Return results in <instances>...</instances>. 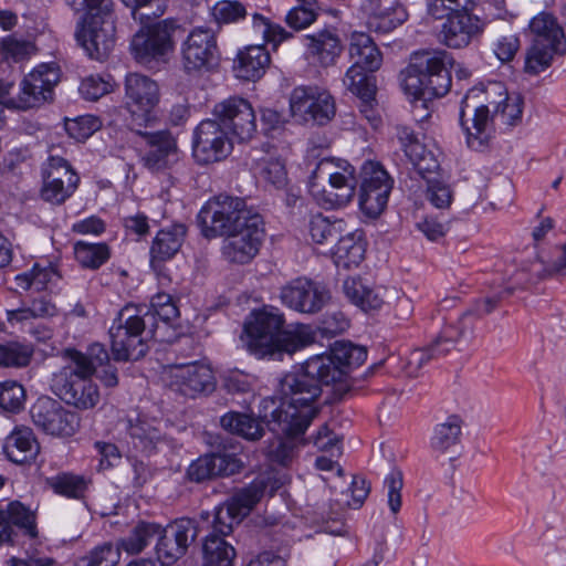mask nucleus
Masks as SVG:
<instances>
[{"mask_svg": "<svg viewBox=\"0 0 566 566\" xmlns=\"http://www.w3.org/2000/svg\"><path fill=\"white\" fill-rule=\"evenodd\" d=\"M367 359V349L350 342H336L328 352L306 359L301 371L280 381L281 403L272 411L279 430L287 434L306 431L319 408L323 385L342 384Z\"/></svg>", "mask_w": 566, "mask_h": 566, "instance_id": "f257e3e1", "label": "nucleus"}, {"mask_svg": "<svg viewBox=\"0 0 566 566\" xmlns=\"http://www.w3.org/2000/svg\"><path fill=\"white\" fill-rule=\"evenodd\" d=\"M245 346L259 359L282 361L285 356L313 344L316 333L310 325L297 324L284 328V317L274 307L251 313L243 327Z\"/></svg>", "mask_w": 566, "mask_h": 566, "instance_id": "f03ea898", "label": "nucleus"}, {"mask_svg": "<svg viewBox=\"0 0 566 566\" xmlns=\"http://www.w3.org/2000/svg\"><path fill=\"white\" fill-rule=\"evenodd\" d=\"M268 490L271 494L275 490L271 479L259 475L230 500L216 506L212 532L203 543L205 566H233L235 549L224 539V536L232 532L234 524H239L250 513Z\"/></svg>", "mask_w": 566, "mask_h": 566, "instance_id": "7ed1b4c3", "label": "nucleus"}, {"mask_svg": "<svg viewBox=\"0 0 566 566\" xmlns=\"http://www.w3.org/2000/svg\"><path fill=\"white\" fill-rule=\"evenodd\" d=\"M64 356L70 364L54 374L52 388L67 405L86 410L94 408L99 401V391L92 377L96 364L107 359V350L99 343L92 344L85 353L67 348Z\"/></svg>", "mask_w": 566, "mask_h": 566, "instance_id": "20e7f679", "label": "nucleus"}, {"mask_svg": "<svg viewBox=\"0 0 566 566\" xmlns=\"http://www.w3.org/2000/svg\"><path fill=\"white\" fill-rule=\"evenodd\" d=\"M451 57L447 51H420L411 55L402 87L412 97V112L421 111L417 120L430 116L428 103L444 96L451 87Z\"/></svg>", "mask_w": 566, "mask_h": 566, "instance_id": "39448f33", "label": "nucleus"}, {"mask_svg": "<svg viewBox=\"0 0 566 566\" xmlns=\"http://www.w3.org/2000/svg\"><path fill=\"white\" fill-rule=\"evenodd\" d=\"M76 12L85 11L78 22L75 36L87 55L96 61L105 60L115 46V17L112 0H66Z\"/></svg>", "mask_w": 566, "mask_h": 566, "instance_id": "423d86ee", "label": "nucleus"}, {"mask_svg": "<svg viewBox=\"0 0 566 566\" xmlns=\"http://www.w3.org/2000/svg\"><path fill=\"white\" fill-rule=\"evenodd\" d=\"M111 349L115 360L128 361L144 357L147 340L154 337V324L148 325L143 308L128 304L120 308L108 329Z\"/></svg>", "mask_w": 566, "mask_h": 566, "instance_id": "0eeeda50", "label": "nucleus"}, {"mask_svg": "<svg viewBox=\"0 0 566 566\" xmlns=\"http://www.w3.org/2000/svg\"><path fill=\"white\" fill-rule=\"evenodd\" d=\"M260 213L247 207L245 200L229 195H218L209 199L200 209L197 221L205 238L224 237L244 228Z\"/></svg>", "mask_w": 566, "mask_h": 566, "instance_id": "6e6552de", "label": "nucleus"}, {"mask_svg": "<svg viewBox=\"0 0 566 566\" xmlns=\"http://www.w3.org/2000/svg\"><path fill=\"white\" fill-rule=\"evenodd\" d=\"M145 20L130 41V53L142 65L166 62L175 50L174 35L178 24L174 19H164L148 23Z\"/></svg>", "mask_w": 566, "mask_h": 566, "instance_id": "1a4fd4ad", "label": "nucleus"}, {"mask_svg": "<svg viewBox=\"0 0 566 566\" xmlns=\"http://www.w3.org/2000/svg\"><path fill=\"white\" fill-rule=\"evenodd\" d=\"M490 101H499V96L488 97L484 90L472 88L468 92L460 106V124L465 133L467 145L476 151L483 150L490 143L493 133V118Z\"/></svg>", "mask_w": 566, "mask_h": 566, "instance_id": "9d476101", "label": "nucleus"}, {"mask_svg": "<svg viewBox=\"0 0 566 566\" xmlns=\"http://www.w3.org/2000/svg\"><path fill=\"white\" fill-rule=\"evenodd\" d=\"M160 102V88L151 77L142 73H128L124 81V108L128 113V125L150 127L158 116L156 108Z\"/></svg>", "mask_w": 566, "mask_h": 566, "instance_id": "9b49d317", "label": "nucleus"}, {"mask_svg": "<svg viewBox=\"0 0 566 566\" xmlns=\"http://www.w3.org/2000/svg\"><path fill=\"white\" fill-rule=\"evenodd\" d=\"M130 130L138 137L135 142V150L139 163L148 171L166 172L179 160L178 143L170 130L150 132L147 127H134Z\"/></svg>", "mask_w": 566, "mask_h": 566, "instance_id": "f8f14e48", "label": "nucleus"}, {"mask_svg": "<svg viewBox=\"0 0 566 566\" xmlns=\"http://www.w3.org/2000/svg\"><path fill=\"white\" fill-rule=\"evenodd\" d=\"M328 179L329 189H323L324 202L329 208L346 206L354 197L358 179L356 169L347 161L323 158L310 175L308 185L312 191L318 187L319 179Z\"/></svg>", "mask_w": 566, "mask_h": 566, "instance_id": "ddd939ff", "label": "nucleus"}, {"mask_svg": "<svg viewBox=\"0 0 566 566\" xmlns=\"http://www.w3.org/2000/svg\"><path fill=\"white\" fill-rule=\"evenodd\" d=\"M59 82V65L41 63L23 77L17 98L9 99L6 105L22 111L39 107L53 98V88Z\"/></svg>", "mask_w": 566, "mask_h": 566, "instance_id": "4468645a", "label": "nucleus"}, {"mask_svg": "<svg viewBox=\"0 0 566 566\" xmlns=\"http://www.w3.org/2000/svg\"><path fill=\"white\" fill-rule=\"evenodd\" d=\"M394 180L384 167L367 160L361 166L359 208L368 218L379 217L387 207Z\"/></svg>", "mask_w": 566, "mask_h": 566, "instance_id": "2eb2a0df", "label": "nucleus"}, {"mask_svg": "<svg viewBox=\"0 0 566 566\" xmlns=\"http://www.w3.org/2000/svg\"><path fill=\"white\" fill-rule=\"evenodd\" d=\"M264 235L263 218L250 219L244 228L224 235L220 249L222 259L230 264H249L259 254Z\"/></svg>", "mask_w": 566, "mask_h": 566, "instance_id": "dca6fc26", "label": "nucleus"}, {"mask_svg": "<svg viewBox=\"0 0 566 566\" xmlns=\"http://www.w3.org/2000/svg\"><path fill=\"white\" fill-rule=\"evenodd\" d=\"M290 109L297 122L310 120L319 125L329 122L335 115L333 96L317 86H297L290 96Z\"/></svg>", "mask_w": 566, "mask_h": 566, "instance_id": "f3484780", "label": "nucleus"}, {"mask_svg": "<svg viewBox=\"0 0 566 566\" xmlns=\"http://www.w3.org/2000/svg\"><path fill=\"white\" fill-rule=\"evenodd\" d=\"M233 138L214 117L202 120L193 132L192 150L200 164H210L226 158L232 150Z\"/></svg>", "mask_w": 566, "mask_h": 566, "instance_id": "a211bd4d", "label": "nucleus"}, {"mask_svg": "<svg viewBox=\"0 0 566 566\" xmlns=\"http://www.w3.org/2000/svg\"><path fill=\"white\" fill-rule=\"evenodd\" d=\"M212 114L239 143L250 140L256 132L253 107L242 97L231 96L217 103Z\"/></svg>", "mask_w": 566, "mask_h": 566, "instance_id": "6ab92c4d", "label": "nucleus"}, {"mask_svg": "<svg viewBox=\"0 0 566 566\" xmlns=\"http://www.w3.org/2000/svg\"><path fill=\"white\" fill-rule=\"evenodd\" d=\"M181 57L186 72L210 71L218 64L219 50L212 30L195 28L181 44Z\"/></svg>", "mask_w": 566, "mask_h": 566, "instance_id": "aec40b11", "label": "nucleus"}, {"mask_svg": "<svg viewBox=\"0 0 566 566\" xmlns=\"http://www.w3.org/2000/svg\"><path fill=\"white\" fill-rule=\"evenodd\" d=\"M280 297L282 303L293 311L315 314L329 300V292L318 282L297 277L281 289Z\"/></svg>", "mask_w": 566, "mask_h": 566, "instance_id": "412c9836", "label": "nucleus"}, {"mask_svg": "<svg viewBox=\"0 0 566 566\" xmlns=\"http://www.w3.org/2000/svg\"><path fill=\"white\" fill-rule=\"evenodd\" d=\"M33 423L52 436H72L78 427L76 413L66 410L59 401L39 398L30 410Z\"/></svg>", "mask_w": 566, "mask_h": 566, "instance_id": "4be33fe9", "label": "nucleus"}, {"mask_svg": "<svg viewBox=\"0 0 566 566\" xmlns=\"http://www.w3.org/2000/svg\"><path fill=\"white\" fill-rule=\"evenodd\" d=\"M169 387L188 398L211 394L216 379L209 365L199 361L176 365L170 369Z\"/></svg>", "mask_w": 566, "mask_h": 566, "instance_id": "5701e85b", "label": "nucleus"}, {"mask_svg": "<svg viewBox=\"0 0 566 566\" xmlns=\"http://www.w3.org/2000/svg\"><path fill=\"white\" fill-rule=\"evenodd\" d=\"M21 534L38 536L35 513L20 501H11L6 507L0 504V545L18 544Z\"/></svg>", "mask_w": 566, "mask_h": 566, "instance_id": "b1692460", "label": "nucleus"}, {"mask_svg": "<svg viewBox=\"0 0 566 566\" xmlns=\"http://www.w3.org/2000/svg\"><path fill=\"white\" fill-rule=\"evenodd\" d=\"M473 11L461 9L448 17L439 32L441 43L451 49H462L480 38L484 32L485 22L473 14Z\"/></svg>", "mask_w": 566, "mask_h": 566, "instance_id": "393cba45", "label": "nucleus"}, {"mask_svg": "<svg viewBox=\"0 0 566 566\" xmlns=\"http://www.w3.org/2000/svg\"><path fill=\"white\" fill-rule=\"evenodd\" d=\"M242 468L241 460L233 452H212L193 460L187 469V478L200 483L216 476H230Z\"/></svg>", "mask_w": 566, "mask_h": 566, "instance_id": "a878e982", "label": "nucleus"}, {"mask_svg": "<svg viewBox=\"0 0 566 566\" xmlns=\"http://www.w3.org/2000/svg\"><path fill=\"white\" fill-rule=\"evenodd\" d=\"M361 10L370 30L388 33L401 25L408 13L398 0H364Z\"/></svg>", "mask_w": 566, "mask_h": 566, "instance_id": "bb28decb", "label": "nucleus"}, {"mask_svg": "<svg viewBox=\"0 0 566 566\" xmlns=\"http://www.w3.org/2000/svg\"><path fill=\"white\" fill-rule=\"evenodd\" d=\"M163 422L156 418L138 415L127 420V434L133 448L145 454H151L166 441Z\"/></svg>", "mask_w": 566, "mask_h": 566, "instance_id": "cd10ccee", "label": "nucleus"}, {"mask_svg": "<svg viewBox=\"0 0 566 566\" xmlns=\"http://www.w3.org/2000/svg\"><path fill=\"white\" fill-rule=\"evenodd\" d=\"M306 54L322 66L335 64L343 45L338 33L333 28H325L304 36Z\"/></svg>", "mask_w": 566, "mask_h": 566, "instance_id": "c85d7f7f", "label": "nucleus"}, {"mask_svg": "<svg viewBox=\"0 0 566 566\" xmlns=\"http://www.w3.org/2000/svg\"><path fill=\"white\" fill-rule=\"evenodd\" d=\"M488 97L499 96V101H490L493 105V123H500L506 127L516 126L522 120L523 101L518 95L510 96L504 84L501 82L489 83L486 86Z\"/></svg>", "mask_w": 566, "mask_h": 566, "instance_id": "c756f323", "label": "nucleus"}, {"mask_svg": "<svg viewBox=\"0 0 566 566\" xmlns=\"http://www.w3.org/2000/svg\"><path fill=\"white\" fill-rule=\"evenodd\" d=\"M3 451L11 462L23 464L36 458L40 446L31 428L18 426L6 438Z\"/></svg>", "mask_w": 566, "mask_h": 566, "instance_id": "7c9ffc66", "label": "nucleus"}, {"mask_svg": "<svg viewBox=\"0 0 566 566\" xmlns=\"http://www.w3.org/2000/svg\"><path fill=\"white\" fill-rule=\"evenodd\" d=\"M352 66L376 72L382 64V54L370 35L354 31L349 39Z\"/></svg>", "mask_w": 566, "mask_h": 566, "instance_id": "2f4dec72", "label": "nucleus"}, {"mask_svg": "<svg viewBox=\"0 0 566 566\" xmlns=\"http://www.w3.org/2000/svg\"><path fill=\"white\" fill-rule=\"evenodd\" d=\"M270 63V54L263 45H249L240 51L234 62L237 77L245 81L260 78Z\"/></svg>", "mask_w": 566, "mask_h": 566, "instance_id": "473e14b6", "label": "nucleus"}, {"mask_svg": "<svg viewBox=\"0 0 566 566\" xmlns=\"http://www.w3.org/2000/svg\"><path fill=\"white\" fill-rule=\"evenodd\" d=\"M59 308L49 295L33 297L29 305L15 310H7L6 316L10 325L25 324L32 319H48L57 316Z\"/></svg>", "mask_w": 566, "mask_h": 566, "instance_id": "72a5a7b5", "label": "nucleus"}, {"mask_svg": "<svg viewBox=\"0 0 566 566\" xmlns=\"http://www.w3.org/2000/svg\"><path fill=\"white\" fill-rule=\"evenodd\" d=\"M60 280V272L51 263L44 265L35 263L30 270L14 276L17 287L22 291L33 290L35 292L46 291L55 286Z\"/></svg>", "mask_w": 566, "mask_h": 566, "instance_id": "f704fd0d", "label": "nucleus"}, {"mask_svg": "<svg viewBox=\"0 0 566 566\" xmlns=\"http://www.w3.org/2000/svg\"><path fill=\"white\" fill-rule=\"evenodd\" d=\"M186 232V227L180 223L159 230L150 247L151 259L159 261L171 259L181 248Z\"/></svg>", "mask_w": 566, "mask_h": 566, "instance_id": "c9c22d12", "label": "nucleus"}, {"mask_svg": "<svg viewBox=\"0 0 566 566\" xmlns=\"http://www.w3.org/2000/svg\"><path fill=\"white\" fill-rule=\"evenodd\" d=\"M345 296L364 312L379 310L384 304L382 296L363 282L360 277H347L343 283Z\"/></svg>", "mask_w": 566, "mask_h": 566, "instance_id": "e433bc0d", "label": "nucleus"}, {"mask_svg": "<svg viewBox=\"0 0 566 566\" xmlns=\"http://www.w3.org/2000/svg\"><path fill=\"white\" fill-rule=\"evenodd\" d=\"M221 427L230 433L240 436L250 441H256L264 434L261 422L251 415L229 411L220 419Z\"/></svg>", "mask_w": 566, "mask_h": 566, "instance_id": "4c0bfd02", "label": "nucleus"}, {"mask_svg": "<svg viewBox=\"0 0 566 566\" xmlns=\"http://www.w3.org/2000/svg\"><path fill=\"white\" fill-rule=\"evenodd\" d=\"M530 29L534 35L533 43L553 44L565 49L566 41L564 31L556 19L546 12H541L530 22Z\"/></svg>", "mask_w": 566, "mask_h": 566, "instance_id": "58836bf2", "label": "nucleus"}, {"mask_svg": "<svg viewBox=\"0 0 566 566\" xmlns=\"http://www.w3.org/2000/svg\"><path fill=\"white\" fill-rule=\"evenodd\" d=\"M473 312H464L458 321V325L446 326L437 338L433 340L434 346L439 348L440 355H446L455 345L462 340L468 339L473 334Z\"/></svg>", "mask_w": 566, "mask_h": 566, "instance_id": "ea45409f", "label": "nucleus"}, {"mask_svg": "<svg viewBox=\"0 0 566 566\" xmlns=\"http://www.w3.org/2000/svg\"><path fill=\"white\" fill-rule=\"evenodd\" d=\"M365 243L360 234L348 233L342 237L335 245L333 258L338 269L357 266L364 259Z\"/></svg>", "mask_w": 566, "mask_h": 566, "instance_id": "a19ab883", "label": "nucleus"}, {"mask_svg": "<svg viewBox=\"0 0 566 566\" xmlns=\"http://www.w3.org/2000/svg\"><path fill=\"white\" fill-rule=\"evenodd\" d=\"M160 532V524L142 521L134 526L127 536L120 538L117 543L120 551L129 555H137L142 553Z\"/></svg>", "mask_w": 566, "mask_h": 566, "instance_id": "79ce46f5", "label": "nucleus"}, {"mask_svg": "<svg viewBox=\"0 0 566 566\" xmlns=\"http://www.w3.org/2000/svg\"><path fill=\"white\" fill-rule=\"evenodd\" d=\"M46 483L55 494L74 500L83 499L88 486L83 475L71 472H60L49 478Z\"/></svg>", "mask_w": 566, "mask_h": 566, "instance_id": "37998d69", "label": "nucleus"}, {"mask_svg": "<svg viewBox=\"0 0 566 566\" xmlns=\"http://www.w3.org/2000/svg\"><path fill=\"white\" fill-rule=\"evenodd\" d=\"M461 419L450 416L446 422L436 426L431 438V448L438 453H446L457 446L461 436Z\"/></svg>", "mask_w": 566, "mask_h": 566, "instance_id": "c03bdc74", "label": "nucleus"}, {"mask_svg": "<svg viewBox=\"0 0 566 566\" xmlns=\"http://www.w3.org/2000/svg\"><path fill=\"white\" fill-rule=\"evenodd\" d=\"M564 52L565 49L562 46L532 42V46L525 57L524 71L527 74L537 75L552 64L555 54H563Z\"/></svg>", "mask_w": 566, "mask_h": 566, "instance_id": "a18cd8bd", "label": "nucleus"}, {"mask_svg": "<svg viewBox=\"0 0 566 566\" xmlns=\"http://www.w3.org/2000/svg\"><path fill=\"white\" fill-rule=\"evenodd\" d=\"M74 255L83 268L96 270L108 261L111 252L106 243L77 241L74 244Z\"/></svg>", "mask_w": 566, "mask_h": 566, "instance_id": "49530a36", "label": "nucleus"}, {"mask_svg": "<svg viewBox=\"0 0 566 566\" xmlns=\"http://www.w3.org/2000/svg\"><path fill=\"white\" fill-rule=\"evenodd\" d=\"M269 424L271 426V430L281 432V433L285 434L289 439H285V440L277 439L275 442H273L268 449V458L273 463H276L282 467H287L293 462V460L295 459V457L297 454V446L291 438L302 436V433L287 434L283 431L279 430V427L274 422V419L272 416H271V420L269 421ZM304 433H305V431L303 432V434Z\"/></svg>", "mask_w": 566, "mask_h": 566, "instance_id": "de8ad7c7", "label": "nucleus"}, {"mask_svg": "<svg viewBox=\"0 0 566 566\" xmlns=\"http://www.w3.org/2000/svg\"><path fill=\"white\" fill-rule=\"evenodd\" d=\"M369 73L371 72L350 66L345 74L344 85L358 98L373 97L376 94V85Z\"/></svg>", "mask_w": 566, "mask_h": 566, "instance_id": "09e8293b", "label": "nucleus"}, {"mask_svg": "<svg viewBox=\"0 0 566 566\" xmlns=\"http://www.w3.org/2000/svg\"><path fill=\"white\" fill-rule=\"evenodd\" d=\"M142 308L148 325L154 324L153 321L155 316L168 323L179 315L178 307L172 296L167 293H157L154 295L150 301V310Z\"/></svg>", "mask_w": 566, "mask_h": 566, "instance_id": "8fccbe9b", "label": "nucleus"}, {"mask_svg": "<svg viewBox=\"0 0 566 566\" xmlns=\"http://www.w3.org/2000/svg\"><path fill=\"white\" fill-rule=\"evenodd\" d=\"M33 355V349L27 344L8 342L0 344V366L25 367Z\"/></svg>", "mask_w": 566, "mask_h": 566, "instance_id": "3c124183", "label": "nucleus"}, {"mask_svg": "<svg viewBox=\"0 0 566 566\" xmlns=\"http://www.w3.org/2000/svg\"><path fill=\"white\" fill-rule=\"evenodd\" d=\"M156 555L157 562L164 565H171L180 557H182L187 551L175 541L170 533L166 532V527L161 526V532L156 536Z\"/></svg>", "mask_w": 566, "mask_h": 566, "instance_id": "603ef678", "label": "nucleus"}, {"mask_svg": "<svg viewBox=\"0 0 566 566\" xmlns=\"http://www.w3.org/2000/svg\"><path fill=\"white\" fill-rule=\"evenodd\" d=\"M122 2L130 9L133 19L139 23L161 17L167 9V0H122Z\"/></svg>", "mask_w": 566, "mask_h": 566, "instance_id": "864d4df0", "label": "nucleus"}, {"mask_svg": "<svg viewBox=\"0 0 566 566\" xmlns=\"http://www.w3.org/2000/svg\"><path fill=\"white\" fill-rule=\"evenodd\" d=\"M25 390L15 380L0 382V408L6 412H19L24 405Z\"/></svg>", "mask_w": 566, "mask_h": 566, "instance_id": "5fc2aeb1", "label": "nucleus"}, {"mask_svg": "<svg viewBox=\"0 0 566 566\" xmlns=\"http://www.w3.org/2000/svg\"><path fill=\"white\" fill-rule=\"evenodd\" d=\"M258 167L260 176L275 188L282 189L287 185V171L281 158H262Z\"/></svg>", "mask_w": 566, "mask_h": 566, "instance_id": "6e6d98bb", "label": "nucleus"}, {"mask_svg": "<svg viewBox=\"0 0 566 566\" xmlns=\"http://www.w3.org/2000/svg\"><path fill=\"white\" fill-rule=\"evenodd\" d=\"M77 189L73 182L63 184L54 178H43V185L40 190V197L45 202L54 206L64 203Z\"/></svg>", "mask_w": 566, "mask_h": 566, "instance_id": "4d7b16f0", "label": "nucleus"}, {"mask_svg": "<svg viewBox=\"0 0 566 566\" xmlns=\"http://www.w3.org/2000/svg\"><path fill=\"white\" fill-rule=\"evenodd\" d=\"M42 177L46 179L54 178L59 182L63 181V184L73 182L76 187L80 184V177L69 161L59 156L49 157L44 165Z\"/></svg>", "mask_w": 566, "mask_h": 566, "instance_id": "13d9d810", "label": "nucleus"}, {"mask_svg": "<svg viewBox=\"0 0 566 566\" xmlns=\"http://www.w3.org/2000/svg\"><path fill=\"white\" fill-rule=\"evenodd\" d=\"M314 447L331 457H340L343 452L342 440L327 423L322 424L318 430L310 437Z\"/></svg>", "mask_w": 566, "mask_h": 566, "instance_id": "bf43d9fd", "label": "nucleus"}, {"mask_svg": "<svg viewBox=\"0 0 566 566\" xmlns=\"http://www.w3.org/2000/svg\"><path fill=\"white\" fill-rule=\"evenodd\" d=\"M102 126L98 117L94 115H82L73 119H66L65 130L70 137L83 142L91 137Z\"/></svg>", "mask_w": 566, "mask_h": 566, "instance_id": "052dcab7", "label": "nucleus"}, {"mask_svg": "<svg viewBox=\"0 0 566 566\" xmlns=\"http://www.w3.org/2000/svg\"><path fill=\"white\" fill-rule=\"evenodd\" d=\"M252 25L254 32L260 34L265 43L272 44L274 48L289 36L283 27L272 23L259 13L253 14Z\"/></svg>", "mask_w": 566, "mask_h": 566, "instance_id": "680f3d73", "label": "nucleus"}, {"mask_svg": "<svg viewBox=\"0 0 566 566\" xmlns=\"http://www.w3.org/2000/svg\"><path fill=\"white\" fill-rule=\"evenodd\" d=\"M316 17V3L313 0H302L287 12L285 21L291 28L302 30L311 25Z\"/></svg>", "mask_w": 566, "mask_h": 566, "instance_id": "e2e57ef3", "label": "nucleus"}, {"mask_svg": "<svg viewBox=\"0 0 566 566\" xmlns=\"http://www.w3.org/2000/svg\"><path fill=\"white\" fill-rule=\"evenodd\" d=\"M166 532L170 533L175 541L182 545L186 551L198 536V527L196 522L187 517L176 520L168 524L166 526Z\"/></svg>", "mask_w": 566, "mask_h": 566, "instance_id": "0e129e2a", "label": "nucleus"}, {"mask_svg": "<svg viewBox=\"0 0 566 566\" xmlns=\"http://www.w3.org/2000/svg\"><path fill=\"white\" fill-rule=\"evenodd\" d=\"M471 0H426L427 13L434 20L448 19L460 11L469 10Z\"/></svg>", "mask_w": 566, "mask_h": 566, "instance_id": "69168bd1", "label": "nucleus"}, {"mask_svg": "<svg viewBox=\"0 0 566 566\" xmlns=\"http://www.w3.org/2000/svg\"><path fill=\"white\" fill-rule=\"evenodd\" d=\"M405 154L413 167L421 174L431 172L439 166L432 151L428 150L420 142L409 146V150Z\"/></svg>", "mask_w": 566, "mask_h": 566, "instance_id": "338daca9", "label": "nucleus"}, {"mask_svg": "<svg viewBox=\"0 0 566 566\" xmlns=\"http://www.w3.org/2000/svg\"><path fill=\"white\" fill-rule=\"evenodd\" d=\"M212 14L219 23H233L247 15V10L239 1L223 0L216 3Z\"/></svg>", "mask_w": 566, "mask_h": 566, "instance_id": "774afa93", "label": "nucleus"}]
</instances>
